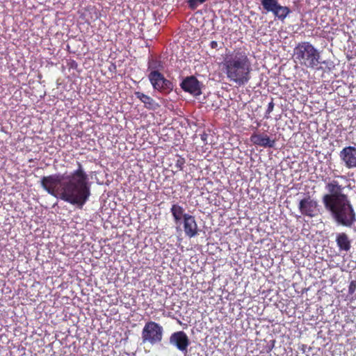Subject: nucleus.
<instances>
[{"label": "nucleus", "mask_w": 356, "mask_h": 356, "mask_svg": "<svg viewBox=\"0 0 356 356\" xmlns=\"http://www.w3.org/2000/svg\"><path fill=\"white\" fill-rule=\"evenodd\" d=\"M78 168L64 177L60 174L44 176L41 186L49 194L70 204L82 209L91 195L90 183L81 163Z\"/></svg>", "instance_id": "nucleus-1"}, {"label": "nucleus", "mask_w": 356, "mask_h": 356, "mask_svg": "<svg viewBox=\"0 0 356 356\" xmlns=\"http://www.w3.org/2000/svg\"><path fill=\"white\" fill-rule=\"evenodd\" d=\"M325 189L328 193L322 197L325 209L338 225L351 227L356 222V212L348 196L343 193L344 187L333 179L326 183Z\"/></svg>", "instance_id": "nucleus-2"}, {"label": "nucleus", "mask_w": 356, "mask_h": 356, "mask_svg": "<svg viewBox=\"0 0 356 356\" xmlns=\"http://www.w3.org/2000/svg\"><path fill=\"white\" fill-rule=\"evenodd\" d=\"M220 67L227 80L238 86H245L251 79V61L241 49H227Z\"/></svg>", "instance_id": "nucleus-3"}, {"label": "nucleus", "mask_w": 356, "mask_h": 356, "mask_svg": "<svg viewBox=\"0 0 356 356\" xmlns=\"http://www.w3.org/2000/svg\"><path fill=\"white\" fill-rule=\"evenodd\" d=\"M294 61L300 66L315 69L321 64V54L309 42H300L293 49Z\"/></svg>", "instance_id": "nucleus-4"}, {"label": "nucleus", "mask_w": 356, "mask_h": 356, "mask_svg": "<svg viewBox=\"0 0 356 356\" xmlns=\"http://www.w3.org/2000/svg\"><path fill=\"white\" fill-rule=\"evenodd\" d=\"M163 337V327L157 323L149 321L145 323L142 331L143 343L148 342L155 344L161 341Z\"/></svg>", "instance_id": "nucleus-5"}, {"label": "nucleus", "mask_w": 356, "mask_h": 356, "mask_svg": "<svg viewBox=\"0 0 356 356\" xmlns=\"http://www.w3.org/2000/svg\"><path fill=\"white\" fill-rule=\"evenodd\" d=\"M261 4L266 13H272L281 22H284L292 12L289 7L280 5L278 0H261Z\"/></svg>", "instance_id": "nucleus-6"}, {"label": "nucleus", "mask_w": 356, "mask_h": 356, "mask_svg": "<svg viewBox=\"0 0 356 356\" xmlns=\"http://www.w3.org/2000/svg\"><path fill=\"white\" fill-rule=\"evenodd\" d=\"M147 77L155 90L168 93L172 90V82L165 79L160 72H149Z\"/></svg>", "instance_id": "nucleus-7"}, {"label": "nucleus", "mask_w": 356, "mask_h": 356, "mask_svg": "<svg viewBox=\"0 0 356 356\" xmlns=\"http://www.w3.org/2000/svg\"><path fill=\"white\" fill-rule=\"evenodd\" d=\"M319 205L317 200L307 195L301 199L298 204V209L304 216L314 218L318 215L320 212Z\"/></svg>", "instance_id": "nucleus-8"}, {"label": "nucleus", "mask_w": 356, "mask_h": 356, "mask_svg": "<svg viewBox=\"0 0 356 356\" xmlns=\"http://www.w3.org/2000/svg\"><path fill=\"white\" fill-rule=\"evenodd\" d=\"M339 157L348 169L356 168V147L354 146H346L339 152Z\"/></svg>", "instance_id": "nucleus-9"}, {"label": "nucleus", "mask_w": 356, "mask_h": 356, "mask_svg": "<svg viewBox=\"0 0 356 356\" xmlns=\"http://www.w3.org/2000/svg\"><path fill=\"white\" fill-rule=\"evenodd\" d=\"M183 229L186 236L193 238L198 234L199 228L195 216L186 213L181 221Z\"/></svg>", "instance_id": "nucleus-10"}, {"label": "nucleus", "mask_w": 356, "mask_h": 356, "mask_svg": "<svg viewBox=\"0 0 356 356\" xmlns=\"http://www.w3.org/2000/svg\"><path fill=\"white\" fill-rule=\"evenodd\" d=\"M170 342L183 353L187 351V348L190 344V340L184 331H178L172 333L170 337Z\"/></svg>", "instance_id": "nucleus-11"}, {"label": "nucleus", "mask_w": 356, "mask_h": 356, "mask_svg": "<svg viewBox=\"0 0 356 356\" xmlns=\"http://www.w3.org/2000/svg\"><path fill=\"white\" fill-rule=\"evenodd\" d=\"M180 86L183 90L194 96H199L202 92L200 83L193 76L185 78L181 83Z\"/></svg>", "instance_id": "nucleus-12"}, {"label": "nucleus", "mask_w": 356, "mask_h": 356, "mask_svg": "<svg viewBox=\"0 0 356 356\" xmlns=\"http://www.w3.org/2000/svg\"><path fill=\"white\" fill-rule=\"evenodd\" d=\"M250 139L254 145L265 148H273L276 143V139H272L266 134L254 133L251 135Z\"/></svg>", "instance_id": "nucleus-13"}, {"label": "nucleus", "mask_w": 356, "mask_h": 356, "mask_svg": "<svg viewBox=\"0 0 356 356\" xmlns=\"http://www.w3.org/2000/svg\"><path fill=\"white\" fill-rule=\"evenodd\" d=\"M134 95L136 98L139 99L144 104V106L146 108L149 110H154L159 107V104L150 96L139 91H136Z\"/></svg>", "instance_id": "nucleus-14"}, {"label": "nucleus", "mask_w": 356, "mask_h": 356, "mask_svg": "<svg viewBox=\"0 0 356 356\" xmlns=\"http://www.w3.org/2000/svg\"><path fill=\"white\" fill-rule=\"evenodd\" d=\"M336 243L340 250L348 252L351 248V241L345 232L337 234Z\"/></svg>", "instance_id": "nucleus-15"}, {"label": "nucleus", "mask_w": 356, "mask_h": 356, "mask_svg": "<svg viewBox=\"0 0 356 356\" xmlns=\"http://www.w3.org/2000/svg\"><path fill=\"white\" fill-rule=\"evenodd\" d=\"M185 210L183 207L178 204H173L170 208V212L176 225H181L184 219Z\"/></svg>", "instance_id": "nucleus-16"}, {"label": "nucleus", "mask_w": 356, "mask_h": 356, "mask_svg": "<svg viewBox=\"0 0 356 356\" xmlns=\"http://www.w3.org/2000/svg\"><path fill=\"white\" fill-rule=\"evenodd\" d=\"M164 63L159 58L151 56L147 60V70L149 72H160L163 70Z\"/></svg>", "instance_id": "nucleus-17"}, {"label": "nucleus", "mask_w": 356, "mask_h": 356, "mask_svg": "<svg viewBox=\"0 0 356 356\" xmlns=\"http://www.w3.org/2000/svg\"><path fill=\"white\" fill-rule=\"evenodd\" d=\"M186 163V160L184 158L181 156H177V159L175 162V168H177L176 172L181 171L184 170V165Z\"/></svg>", "instance_id": "nucleus-18"}, {"label": "nucleus", "mask_w": 356, "mask_h": 356, "mask_svg": "<svg viewBox=\"0 0 356 356\" xmlns=\"http://www.w3.org/2000/svg\"><path fill=\"white\" fill-rule=\"evenodd\" d=\"M207 0H188V4L191 9H195L198 6L205 2Z\"/></svg>", "instance_id": "nucleus-19"}, {"label": "nucleus", "mask_w": 356, "mask_h": 356, "mask_svg": "<svg viewBox=\"0 0 356 356\" xmlns=\"http://www.w3.org/2000/svg\"><path fill=\"white\" fill-rule=\"evenodd\" d=\"M356 291V281L353 280L350 282L348 286V293L353 295Z\"/></svg>", "instance_id": "nucleus-20"}, {"label": "nucleus", "mask_w": 356, "mask_h": 356, "mask_svg": "<svg viewBox=\"0 0 356 356\" xmlns=\"http://www.w3.org/2000/svg\"><path fill=\"white\" fill-rule=\"evenodd\" d=\"M273 108H274V103L272 100L268 105V108H267L266 115H265L266 118L268 119L269 118V114L273 111Z\"/></svg>", "instance_id": "nucleus-21"}, {"label": "nucleus", "mask_w": 356, "mask_h": 356, "mask_svg": "<svg viewBox=\"0 0 356 356\" xmlns=\"http://www.w3.org/2000/svg\"><path fill=\"white\" fill-rule=\"evenodd\" d=\"M211 49H218V44L216 41H211L209 44Z\"/></svg>", "instance_id": "nucleus-22"}, {"label": "nucleus", "mask_w": 356, "mask_h": 356, "mask_svg": "<svg viewBox=\"0 0 356 356\" xmlns=\"http://www.w3.org/2000/svg\"><path fill=\"white\" fill-rule=\"evenodd\" d=\"M339 177L341 178H344L345 177L344 176H339Z\"/></svg>", "instance_id": "nucleus-23"}]
</instances>
